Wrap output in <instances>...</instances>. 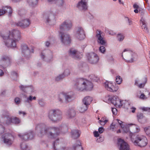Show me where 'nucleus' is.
<instances>
[{
    "mask_svg": "<svg viewBox=\"0 0 150 150\" xmlns=\"http://www.w3.org/2000/svg\"><path fill=\"white\" fill-rule=\"evenodd\" d=\"M74 150H83V148L81 145L80 141L78 140L76 141V144L73 146Z\"/></svg>",
    "mask_w": 150,
    "mask_h": 150,
    "instance_id": "nucleus-32",
    "label": "nucleus"
},
{
    "mask_svg": "<svg viewBox=\"0 0 150 150\" xmlns=\"http://www.w3.org/2000/svg\"><path fill=\"white\" fill-rule=\"evenodd\" d=\"M112 111L113 115H116L117 112V110L116 108H112Z\"/></svg>",
    "mask_w": 150,
    "mask_h": 150,
    "instance_id": "nucleus-55",
    "label": "nucleus"
},
{
    "mask_svg": "<svg viewBox=\"0 0 150 150\" xmlns=\"http://www.w3.org/2000/svg\"><path fill=\"white\" fill-rule=\"evenodd\" d=\"M48 117L49 119L54 122L59 121L62 118V112L58 109H52L48 112Z\"/></svg>",
    "mask_w": 150,
    "mask_h": 150,
    "instance_id": "nucleus-4",
    "label": "nucleus"
},
{
    "mask_svg": "<svg viewBox=\"0 0 150 150\" xmlns=\"http://www.w3.org/2000/svg\"><path fill=\"white\" fill-rule=\"evenodd\" d=\"M98 131L100 134H101L103 133L104 131V129L102 127H100L98 128Z\"/></svg>",
    "mask_w": 150,
    "mask_h": 150,
    "instance_id": "nucleus-54",
    "label": "nucleus"
},
{
    "mask_svg": "<svg viewBox=\"0 0 150 150\" xmlns=\"http://www.w3.org/2000/svg\"><path fill=\"white\" fill-rule=\"evenodd\" d=\"M142 25V28L143 29V30L145 32L148 33L149 30L148 28L146 27V25L144 21L141 20Z\"/></svg>",
    "mask_w": 150,
    "mask_h": 150,
    "instance_id": "nucleus-36",
    "label": "nucleus"
},
{
    "mask_svg": "<svg viewBox=\"0 0 150 150\" xmlns=\"http://www.w3.org/2000/svg\"><path fill=\"white\" fill-rule=\"evenodd\" d=\"M3 8L5 13L7 12L8 13V16L9 17L11 16L13 11L11 7L10 6H6L3 7Z\"/></svg>",
    "mask_w": 150,
    "mask_h": 150,
    "instance_id": "nucleus-30",
    "label": "nucleus"
},
{
    "mask_svg": "<svg viewBox=\"0 0 150 150\" xmlns=\"http://www.w3.org/2000/svg\"><path fill=\"white\" fill-rule=\"evenodd\" d=\"M102 33L101 30H98L96 35V37L98 38V43L102 45H105L106 42L101 36V34Z\"/></svg>",
    "mask_w": 150,
    "mask_h": 150,
    "instance_id": "nucleus-18",
    "label": "nucleus"
},
{
    "mask_svg": "<svg viewBox=\"0 0 150 150\" xmlns=\"http://www.w3.org/2000/svg\"><path fill=\"white\" fill-rule=\"evenodd\" d=\"M60 127H61V129L56 127H47L45 124H40L36 126L35 130L40 134H39L40 136L47 134L50 138L53 139L57 137L61 130L65 132L68 131V128L65 124L61 125Z\"/></svg>",
    "mask_w": 150,
    "mask_h": 150,
    "instance_id": "nucleus-1",
    "label": "nucleus"
},
{
    "mask_svg": "<svg viewBox=\"0 0 150 150\" xmlns=\"http://www.w3.org/2000/svg\"><path fill=\"white\" fill-rule=\"evenodd\" d=\"M49 2L51 3L57 4L59 6H62L63 4V0H47Z\"/></svg>",
    "mask_w": 150,
    "mask_h": 150,
    "instance_id": "nucleus-33",
    "label": "nucleus"
},
{
    "mask_svg": "<svg viewBox=\"0 0 150 150\" xmlns=\"http://www.w3.org/2000/svg\"><path fill=\"white\" fill-rule=\"evenodd\" d=\"M133 7L134 8L138 9L139 8V6L136 3H135L133 6Z\"/></svg>",
    "mask_w": 150,
    "mask_h": 150,
    "instance_id": "nucleus-61",
    "label": "nucleus"
},
{
    "mask_svg": "<svg viewBox=\"0 0 150 150\" xmlns=\"http://www.w3.org/2000/svg\"><path fill=\"white\" fill-rule=\"evenodd\" d=\"M21 147L22 150H29L27 145L25 143H22L21 144Z\"/></svg>",
    "mask_w": 150,
    "mask_h": 150,
    "instance_id": "nucleus-38",
    "label": "nucleus"
},
{
    "mask_svg": "<svg viewBox=\"0 0 150 150\" xmlns=\"http://www.w3.org/2000/svg\"><path fill=\"white\" fill-rule=\"evenodd\" d=\"M71 134L72 138L74 139H76L80 137L81 132L78 129H73L71 130Z\"/></svg>",
    "mask_w": 150,
    "mask_h": 150,
    "instance_id": "nucleus-23",
    "label": "nucleus"
},
{
    "mask_svg": "<svg viewBox=\"0 0 150 150\" xmlns=\"http://www.w3.org/2000/svg\"><path fill=\"white\" fill-rule=\"evenodd\" d=\"M21 90L24 92L28 91H33L34 88L32 86H27L21 85L19 86Z\"/></svg>",
    "mask_w": 150,
    "mask_h": 150,
    "instance_id": "nucleus-22",
    "label": "nucleus"
},
{
    "mask_svg": "<svg viewBox=\"0 0 150 150\" xmlns=\"http://www.w3.org/2000/svg\"><path fill=\"white\" fill-rule=\"evenodd\" d=\"M131 139L132 142L136 146L140 147H144L147 144L146 138L143 135H132L131 137Z\"/></svg>",
    "mask_w": 150,
    "mask_h": 150,
    "instance_id": "nucleus-3",
    "label": "nucleus"
},
{
    "mask_svg": "<svg viewBox=\"0 0 150 150\" xmlns=\"http://www.w3.org/2000/svg\"><path fill=\"white\" fill-rule=\"evenodd\" d=\"M36 97L35 96L33 97L32 96H30L27 98L26 101L28 103L30 102V101H32L33 99L35 100L36 99Z\"/></svg>",
    "mask_w": 150,
    "mask_h": 150,
    "instance_id": "nucleus-47",
    "label": "nucleus"
},
{
    "mask_svg": "<svg viewBox=\"0 0 150 150\" xmlns=\"http://www.w3.org/2000/svg\"><path fill=\"white\" fill-rule=\"evenodd\" d=\"M130 109L132 110V113H134L136 110V108L134 107L130 108Z\"/></svg>",
    "mask_w": 150,
    "mask_h": 150,
    "instance_id": "nucleus-64",
    "label": "nucleus"
},
{
    "mask_svg": "<svg viewBox=\"0 0 150 150\" xmlns=\"http://www.w3.org/2000/svg\"><path fill=\"white\" fill-rule=\"evenodd\" d=\"M93 100V98L92 97L89 96H87L85 97L83 99V103L84 105H89Z\"/></svg>",
    "mask_w": 150,
    "mask_h": 150,
    "instance_id": "nucleus-28",
    "label": "nucleus"
},
{
    "mask_svg": "<svg viewBox=\"0 0 150 150\" xmlns=\"http://www.w3.org/2000/svg\"><path fill=\"white\" fill-rule=\"evenodd\" d=\"M144 130L146 134L150 137V126L145 127L144 128Z\"/></svg>",
    "mask_w": 150,
    "mask_h": 150,
    "instance_id": "nucleus-41",
    "label": "nucleus"
},
{
    "mask_svg": "<svg viewBox=\"0 0 150 150\" xmlns=\"http://www.w3.org/2000/svg\"><path fill=\"white\" fill-rule=\"evenodd\" d=\"M18 136L22 140L27 141L29 140H31L34 138V134L33 131H31L28 133H26L23 135L18 134Z\"/></svg>",
    "mask_w": 150,
    "mask_h": 150,
    "instance_id": "nucleus-14",
    "label": "nucleus"
},
{
    "mask_svg": "<svg viewBox=\"0 0 150 150\" xmlns=\"http://www.w3.org/2000/svg\"><path fill=\"white\" fill-rule=\"evenodd\" d=\"M142 109L144 111H147L150 112V108L143 107Z\"/></svg>",
    "mask_w": 150,
    "mask_h": 150,
    "instance_id": "nucleus-56",
    "label": "nucleus"
},
{
    "mask_svg": "<svg viewBox=\"0 0 150 150\" xmlns=\"http://www.w3.org/2000/svg\"><path fill=\"white\" fill-rule=\"evenodd\" d=\"M86 56L88 61L91 64H96L99 61L98 56L94 52L88 53L86 54Z\"/></svg>",
    "mask_w": 150,
    "mask_h": 150,
    "instance_id": "nucleus-9",
    "label": "nucleus"
},
{
    "mask_svg": "<svg viewBox=\"0 0 150 150\" xmlns=\"http://www.w3.org/2000/svg\"><path fill=\"white\" fill-rule=\"evenodd\" d=\"M30 23V20L28 19H26L16 22L15 25L17 26L20 27L22 28H25L28 27Z\"/></svg>",
    "mask_w": 150,
    "mask_h": 150,
    "instance_id": "nucleus-13",
    "label": "nucleus"
},
{
    "mask_svg": "<svg viewBox=\"0 0 150 150\" xmlns=\"http://www.w3.org/2000/svg\"><path fill=\"white\" fill-rule=\"evenodd\" d=\"M127 18L128 22L129 23V25H131L132 24V21L130 20L129 18L128 17H126Z\"/></svg>",
    "mask_w": 150,
    "mask_h": 150,
    "instance_id": "nucleus-63",
    "label": "nucleus"
},
{
    "mask_svg": "<svg viewBox=\"0 0 150 150\" xmlns=\"http://www.w3.org/2000/svg\"><path fill=\"white\" fill-rule=\"evenodd\" d=\"M11 75L12 76H13L14 77L13 80H17V78L18 76V74L17 73L14 71H13L11 72Z\"/></svg>",
    "mask_w": 150,
    "mask_h": 150,
    "instance_id": "nucleus-46",
    "label": "nucleus"
},
{
    "mask_svg": "<svg viewBox=\"0 0 150 150\" xmlns=\"http://www.w3.org/2000/svg\"><path fill=\"white\" fill-rule=\"evenodd\" d=\"M86 83L85 84V88L84 90L86 91H90L92 90L93 87V85L92 83L91 82H89L87 81L86 82Z\"/></svg>",
    "mask_w": 150,
    "mask_h": 150,
    "instance_id": "nucleus-31",
    "label": "nucleus"
},
{
    "mask_svg": "<svg viewBox=\"0 0 150 150\" xmlns=\"http://www.w3.org/2000/svg\"><path fill=\"white\" fill-rule=\"evenodd\" d=\"M116 120L117 121L118 123L120 125L121 127H122V126H123V125L122 124L123 122L120 120H118V119H116Z\"/></svg>",
    "mask_w": 150,
    "mask_h": 150,
    "instance_id": "nucleus-57",
    "label": "nucleus"
},
{
    "mask_svg": "<svg viewBox=\"0 0 150 150\" xmlns=\"http://www.w3.org/2000/svg\"><path fill=\"white\" fill-rule=\"evenodd\" d=\"M70 74V72L69 69H66L64 71V72L62 74H64V77L67 76L69 75Z\"/></svg>",
    "mask_w": 150,
    "mask_h": 150,
    "instance_id": "nucleus-48",
    "label": "nucleus"
},
{
    "mask_svg": "<svg viewBox=\"0 0 150 150\" xmlns=\"http://www.w3.org/2000/svg\"><path fill=\"white\" fill-rule=\"evenodd\" d=\"M137 117L138 121L141 123H144V120H145V118L142 113H138L137 115Z\"/></svg>",
    "mask_w": 150,
    "mask_h": 150,
    "instance_id": "nucleus-29",
    "label": "nucleus"
},
{
    "mask_svg": "<svg viewBox=\"0 0 150 150\" xmlns=\"http://www.w3.org/2000/svg\"><path fill=\"white\" fill-rule=\"evenodd\" d=\"M64 77V74H61L56 76L55 79L56 81H59L62 80Z\"/></svg>",
    "mask_w": 150,
    "mask_h": 150,
    "instance_id": "nucleus-39",
    "label": "nucleus"
},
{
    "mask_svg": "<svg viewBox=\"0 0 150 150\" xmlns=\"http://www.w3.org/2000/svg\"><path fill=\"white\" fill-rule=\"evenodd\" d=\"M144 82L143 83H141L139 85H138V86L140 88H143L145 84L147 82V79L146 78H144Z\"/></svg>",
    "mask_w": 150,
    "mask_h": 150,
    "instance_id": "nucleus-45",
    "label": "nucleus"
},
{
    "mask_svg": "<svg viewBox=\"0 0 150 150\" xmlns=\"http://www.w3.org/2000/svg\"><path fill=\"white\" fill-rule=\"evenodd\" d=\"M2 117L4 118H6V124L9 125L11 123H12L13 118L10 117L8 115H6L3 116Z\"/></svg>",
    "mask_w": 150,
    "mask_h": 150,
    "instance_id": "nucleus-34",
    "label": "nucleus"
},
{
    "mask_svg": "<svg viewBox=\"0 0 150 150\" xmlns=\"http://www.w3.org/2000/svg\"><path fill=\"white\" fill-rule=\"evenodd\" d=\"M88 106L83 104L79 108L80 111L81 112L85 111L87 109Z\"/></svg>",
    "mask_w": 150,
    "mask_h": 150,
    "instance_id": "nucleus-37",
    "label": "nucleus"
},
{
    "mask_svg": "<svg viewBox=\"0 0 150 150\" xmlns=\"http://www.w3.org/2000/svg\"><path fill=\"white\" fill-rule=\"evenodd\" d=\"M21 33L20 31L17 30H13L9 31L7 36H3L5 45L8 47H15L16 46V42L20 39Z\"/></svg>",
    "mask_w": 150,
    "mask_h": 150,
    "instance_id": "nucleus-2",
    "label": "nucleus"
},
{
    "mask_svg": "<svg viewBox=\"0 0 150 150\" xmlns=\"http://www.w3.org/2000/svg\"><path fill=\"white\" fill-rule=\"evenodd\" d=\"M110 101L112 104L117 107H120L123 105L124 107L127 108V105H130L127 101L121 100L117 96H113L110 99Z\"/></svg>",
    "mask_w": 150,
    "mask_h": 150,
    "instance_id": "nucleus-5",
    "label": "nucleus"
},
{
    "mask_svg": "<svg viewBox=\"0 0 150 150\" xmlns=\"http://www.w3.org/2000/svg\"><path fill=\"white\" fill-rule=\"evenodd\" d=\"M11 62V59L8 56L3 55L0 59V65L4 68L9 65Z\"/></svg>",
    "mask_w": 150,
    "mask_h": 150,
    "instance_id": "nucleus-11",
    "label": "nucleus"
},
{
    "mask_svg": "<svg viewBox=\"0 0 150 150\" xmlns=\"http://www.w3.org/2000/svg\"><path fill=\"white\" fill-rule=\"evenodd\" d=\"M59 35L62 42L64 44L67 45L71 43V39L69 35L59 31Z\"/></svg>",
    "mask_w": 150,
    "mask_h": 150,
    "instance_id": "nucleus-8",
    "label": "nucleus"
},
{
    "mask_svg": "<svg viewBox=\"0 0 150 150\" xmlns=\"http://www.w3.org/2000/svg\"><path fill=\"white\" fill-rule=\"evenodd\" d=\"M20 120L17 117H15L12 119V123L14 124H18L20 123Z\"/></svg>",
    "mask_w": 150,
    "mask_h": 150,
    "instance_id": "nucleus-40",
    "label": "nucleus"
},
{
    "mask_svg": "<svg viewBox=\"0 0 150 150\" xmlns=\"http://www.w3.org/2000/svg\"><path fill=\"white\" fill-rule=\"evenodd\" d=\"M89 77L90 79H91L92 81H97L99 79L98 77L93 74L90 75Z\"/></svg>",
    "mask_w": 150,
    "mask_h": 150,
    "instance_id": "nucleus-42",
    "label": "nucleus"
},
{
    "mask_svg": "<svg viewBox=\"0 0 150 150\" xmlns=\"http://www.w3.org/2000/svg\"><path fill=\"white\" fill-rule=\"evenodd\" d=\"M38 1V0H28L27 2L30 5L34 7L37 5Z\"/></svg>",
    "mask_w": 150,
    "mask_h": 150,
    "instance_id": "nucleus-35",
    "label": "nucleus"
},
{
    "mask_svg": "<svg viewBox=\"0 0 150 150\" xmlns=\"http://www.w3.org/2000/svg\"><path fill=\"white\" fill-rule=\"evenodd\" d=\"M5 13V12L3 8L2 9H0V16L2 15Z\"/></svg>",
    "mask_w": 150,
    "mask_h": 150,
    "instance_id": "nucleus-58",
    "label": "nucleus"
},
{
    "mask_svg": "<svg viewBox=\"0 0 150 150\" xmlns=\"http://www.w3.org/2000/svg\"><path fill=\"white\" fill-rule=\"evenodd\" d=\"M122 128L124 130V131L125 132L127 133V132H128L129 131L128 128H127L126 127H124V125L122 126Z\"/></svg>",
    "mask_w": 150,
    "mask_h": 150,
    "instance_id": "nucleus-53",
    "label": "nucleus"
},
{
    "mask_svg": "<svg viewBox=\"0 0 150 150\" xmlns=\"http://www.w3.org/2000/svg\"><path fill=\"white\" fill-rule=\"evenodd\" d=\"M55 16L53 14L50 13L46 18V21L51 25H54L55 22Z\"/></svg>",
    "mask_w": 150,
    "mask_h": 150,
    "instance_id": "nucleus-21",
    "label": "nucleus"
},
{
    "mask_svg": "<svg viewBox=\"0 0 150 150\" xmlns=\"http://www.w3.org/2000/svg\"><path fill=\"white\" fill-rule=\"evenodd\" d=\"M105 88L108 91L112 92L116 91L118 87L115 86L112 84V83L106 82L105 83Z\"/></svg>",
    "mask_w": 150,
    "mask_h": 150,
    "instance_id": "nucleus-19",
    "label": "nucleus"
},
{
    "mask_svg": "<svg viewBox=\"0 0 150 150\" xmlns=\"http://www.w3.org/2000/svg\"><path fill=\"white\" fill-rule=\"evenodd\" d=\"M75 37L77 39L80 40H83L85 38V35L84 31L82 27H77V30L75 34Z\"/></svg>",
    "mask_w": 150,
    "mask_h": 150,
    "instance_id": "nucleus-15",
    "label": "nucleus"
},
{
    "mask_svg": "<svg viewBox=\"0 0 150 150\" xmlns=\"http://www.w3.org/2000/svg\"><path fill=\"white\" fill-rule=\"evenodd\" d=\"M69 56L74 59L79 58V54L77 51L73 49H70L69 51Z\"/></svg>",
    "mask_w": 150,
    "mask_h": 150,
    "instance_id": "nucleus-20",
    "label": "nucleus"
},
{
    "mask_svg": "<svg viewBox=\"0 0 150 150\" xmlns=\"http://www.w3.org/2000/svg\"><path fill=\"white\" fill-rule=\"evenodd\" d=\"M5 129V127L2 125H0V134H3L4 132Z\"/></svg>",
    "mask_w": 150,
    "mask_h": 150,
    "instance_id": "nucleus-49",
    "label": "nucleus"
},
{
    "mask_svg": "<svg viewBox=\"0 0 150 150\" xmlns=\"http://www.w3.org/2000/svg\"><path fill=\"white\" fill-rule=\"evenodd\" d=\"M13 137V135L10 133H5L2 136L4 142L7 144H11L13 143L11 140V138Z\"/></svg>",
    "mask_w": 150,
    "mask_h": 150,
    "instance_id": "nucleus-17",
    "label": "nucleus"
},
{
    "mask_svg": "<svg viewBox=\"0 0 150 150\" xmlns=\"http://www.w3.org/2000/svg\"><path fill=\"white\" fill-rule=\"evenodd\" d=\"M72 23L70 20H66L62 23L60 25L59 31H68L71 29Z\"/></svg>",
    "mask_w": 150,
    "mask_h": 150,
    "instance_id": "nucleus-10",
    "label": "nucleus"
},
{
    "mask_svg": "<svg viewBox=\"0 0 150 150\" xmlns=\"http://www.w3.org/2000/svg\"><path fill=\"white\" fill-rule=\"evenodd\" d=\"M62 96H64L65 101L67 102L70 101L73 98V95L69 93H62L61 94V95L60 96V97H61Z\"/></svg>",
    "mask_w": 150,
    "mask_h": 150,
    "instance_id": "nucleus-27",
    "label": "nucleus"
},
{
    "mask_svg": "<svg viewBox=\"0 0 150 150\" xmlns=\"http://www.w3.org/2000/svg\"><path fill=\"white\" fill-rule=\"evenodd\" d=\"M126 51L127 52L124 54V57H123V54H122V58H123L126 62L131 63L134 62V60L132 57V55L133 54V52L131 51H128L126 49H125L124 50V52H125Z\"/></svg>",
    "mask_w": 150,
    "mask_h": 150,
    "instance_id": "nucleus-12",
    "label": "nucleus"
},
{
    "mask_svg": "<svg viewBox=\"0 0 150 150\" xmlns=\"http://www.w3.org/2000/svg\"><path fill=\"white\" fill-rule=\"evenodd\" d=\"M116 82L118 84H120L122 81V78L119 76H117L116 78Z\"/></svg>",
    "mask_w": 150,
    "mask_h": 150,
    "instance_id": "nucleus-43",
    "label": "nucleus"
},
{
    "mask_svg": "<svg viewBox=\"0 0 150 150\" xmlns=\"http://www.w3.org/2000/svg\"><path fill=\"white\" fill-rule=\"evenodd\" d=\"M86 0H81L78 3L77 6V7L79 8L81 7L83 9L85 10H86L87 9V6Z\"/></svg>",
    "mask_w": 150,
    "mask_h": 150,
    "instance_id": "nucleus-25",
    "label": "nucleus"
},
{
    "mask_svg": "<svg viewBox=\"0 0 150 150\" xmlns=\"http://www.w3.org/2000/svg\"><path fill=\"white\" fill-rule=\"evenodd\" d=\"M14 101L15 103L17 104H19L20 102V99L19 98H15V99Z\"/></svg>",
    "mask_w": 150,
    "mask_h": 150,
    "instance_id": "nucleus-52",
    "label": "nucleus"
},
{
    "mask_svg": "<svg viewBox=\"0 0 150 150\" xmlns=\"http://www.w3.org/2000/svg\"><path fill=\"white\" fill-rule=\"evenodd\" d=\"M108 33L110 35H113L116 34L115 33L112 31H109L108 32Z\"/></svg>",
    "mask_w": 150,
    "mask_h": 150,
    "instance_id": "nucleus-60",
    "label": "nucleus"
},
{
    "mask_svg": "<svg viewBox=\"0 0 150 150\" xmlns=\"http://www.w3.org/2000/svg\"><path fill=\"white\" fill-rule=\"evenodd\" d=\"M93 133L95 137H98L99 136V134L98 133V132L96 131H94Z\"/></svg>",
    "mask_w": 150,
    "mask_h": 150,
    "instance_id": "nucleus-59",
    "label": "nucleus"
},
{
    "mask_svg": "<svg viewBox=\"0 0 150 150\" xmlns=\"http://www.w3.org/2000/svg\"><path fill=\"white\" fill-rule=\"evenodd\" d=\"M117 37L118 40L119 41H122L124 38V35L120 33L118 34Z\"/></svg>",
    "mask_w": 150,
    "mask_h": 150,
    "instance_id": "nucleus-44",
    "label": "nucleus"
},
{
    "mask_svg": "<svg viewBox=\"0 0 150 150\" xmlns=\"http://www.w3.org/2000/svg\"><path fill=\"white\" fill-rule=\"evenodd\" d=\"M21 47L22 56L29 59L31 57L30 53H33L34 50L32 49L30 50L25 44H22Z\"/></svg>",
    "mask_w": 150,
    "mask_h": 150,
    "instance_id": "nucleus-6",
    "label": "nucleus"
},
{
    "mask_svg": "<svg viewBox=\"0 0 150 150\" xmlns=\"http://www.w3.org/2000/svg\"><path fill=\"white\" fill-rule=\"evenodd\" d=\"M117 144L120 146V150H129V146L128 144L121 139L118 140Z\"/></svg>",
    "mask_w": 150,
    "mask_h": 150,
    "instance_id": "nucleus-16",
    "label": "nucleus"
},
{
    "mask_svg": "<svg viewBox=\"0 0 150 150\" xmlns=\"http://www.w3.org/2000/svg\"><path fill=\"white\" fill-rule=\"evenodd\" d=\"M38 103L41 107H43L45 105V103L42 100H39L38 101Z\"/></svg>",
    "mask_w": 150,
    "mask_h": 150,
    "instance_id": "nucleus-51",
    "label": "nucleus"
},
{
    "mask_svg": "<svg viewBox=\"0 0 150 150\" xmlns=\"http://www.w3.org/2000/svg\"><path fill=\"white\" fill-rule=\"evenodd\" d=\"M76 112L73 109H69L66 114L67 117L68 118H71L74 117L76 115Z\"/></svg>",
    "mask_w": 150,
    "mask_h": 150,
    "instance_id": "nucleus-26",
    "label": "nucleus"
},
{
    "mask_svg": "<svg viewBox=\"0 0 150 150\" xmlns=\"http://www.w3.org/2000/svg\"><path fill=\"white\" fill-rule=\"evenodd\" d=\"M87 80L82 78L77 79L75 83V87L79 91H82L85 88V84Z\"/></svg>",
    "mask_w": 150,
    "mask_h": 150,
    "instance_id": "nucleus-7",
    "label": "nucleus"
},
{
    "mask_svg": "<svg viewBox=\"0 0 150 150\" xmlns=\"http://www.w3.org/2000/svg\"><path fill=\"white\" fill-rule=\"evenodd\" d=\"M99 50L100 52L104 53L105 51V48L104 46H102L99 47Z\"/></svg>",
    "mask_w": 150,
    "mask_h": 150,
    "instance_id": "nucleus-50",
    "label": "nucleus"
},
{
    "mask_svg": "<svg viewBox=\"0 0 150 150\" xmlns=\"http://www.w3.org/2000/svg\"><path fill=\"white\" fill-rule=\"evenodd\" d=\"M61 95V94L59 95V96L58 98V100L59 101L62 102V97H64V96H62L61 97H60V96Z\"/></svg>",
    "mask_w": 150,
    "mask_h": 150,
    "instance_id": "nucleus-62",
    "label": "nucleus"
},
{
    "mask_svg": "<svg viewBox=\"0 0 150 150\" xmlns=\"http://www.w3.org/2000/svg\"><path fill=\"white\" fill-rule=\"evenodd\" d=\"M59 139H57L53 144V149L54 150H64V148L61 147L60 144L58 143Z\"/></svg>",
    "mask_w": 150,
    "mask_h": 150,
    "instance_id": "nucleus-24",
    "label": "nucleus"
}]
</instances>
